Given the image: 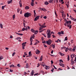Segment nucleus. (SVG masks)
Instances as JSON below:
<instances>
[{
    "label": "nucleus",
    "instance_id": "nucleus-14",
    "mask_svg": "<svg viewBox=\"0 0 76 76\" xmlns=\"http://www.w3.org/2000/svg\"><path fill=\"white\" fill-rule=\"evenodd\" d=\"M39 53H40V51L38 50H37L36 51V54H39Z\"/></svg>",
    "mask_w": 76,
    "mask_h": 76
},
{
    "label": "nucleus",
    "instance_id": "nucleus-41",
    "mask_svg": "<svg viewBox=\"0 0 76 76\" xmlns=\"http://www.w3.org/2000/svg\"><path fill=\"white\" fill-rule=\"evenodd\" d=\"M31 52L30 51L28 52V55L31 56Z\"/></svg>",
    "mask_w": 76,
    "mask_h": 76
},
{
    "label": "nucleus",
    "instance_id": "nucleus-17",
    "mask_svg": "<svg viewBox=\"0 0 76 76\" xmlns=\"http://www.w3.org/2000/svg\"><path fill=\"white\" fill-rule=\"evenodd\" d=\"M46 66V69L48 70V69H49L50 68V67L49 66Z\"/></svg>",
    "mask_w": 76,
    "mask_h": 76
},
{
    "label": "nucleus",
    "instance_id": "nucleus-61",
    "mask_svg": "<svg viewBox=\"0 0 76 76\" xmlns=\"http://www.w3.org/2000/svg\"><path fill=\"white\" fill-rule=\"evenodd\" d=\"M24 54H25V56H27V53H26V52H25Z\"/></svg>",
    "mask_w": 76,
    "mask_h": 76
},
{
    "label": "nucleus",
    "instance_id": "nucleus-57",
    "mask_svg": "<svg viewBox=\"0 0 76 76\" xmlns=\"http://www.w3.org/2000/svg\"><path fill=\"white\" fill-rule=\"evenodd\" d=\"M44 71H43L42 70H40V72L41 73H44Z\"/></svg>",
    "mask_w": 76,
    "mask_h": 76
},
{
    "label": "nucleus",
    "instance_id": "nucleus-55",
    "mask_svg": "<svg viewBox=\"0 0 76 76\" xmlns=\"http://www.w3.org/2000/svg\"><path fill=\"white\" fill-rule=\"evenodd\" d=\"M60 62H61L62 63H63V61L62 60V59L60 60Z\"/></svg>",
    "mask_w": 76,
    "mask_h": 76
},
{
    "label": "nucleus",
    "instance_id": "nucleus-42",
    "mask_svg": "<svg viewBox=\"0 0 76 76\" xmlns=\"http://www.w3.org/2000/svg\"><path fill=\"white\" fill-rule=\"evenodd\" d=\"M66 49H68V50H71V48H66Z\"/></svg>",
    "mask_w": 76,
    "mask_h": 76
},
{
    "label": "nucleus",
    "instance_id": "nucleus-59",
    "mask_svg": "<svg viewBox=\"0 0 76 76\" xmlns=\"http://www.w3.org/2000/svg\"><path fill=\"white\" fill-rule=\"evenodd\" d=\"M20 7H22V4L20 3Z\"/></svg>",
    "mask_w": 76,
    "mask_h": 76
},
{
    "label": "nucleus",
    "instance_id": "nucleus-50",
    "mask_svg": "<svg viewBox=\"0 0 76 76\" xmlns=\"http://www.w3.org/2000/svg\"><path fill=\"white\" fill-rule=\"evenodd\" d=\"M53 67H54V68H55V69H56V70L57 69V68L54 65H53Z\"/></svg>",
    "mask_w": 76,
    "mask_h": 76
},
{
    "label": "nucleus",
    "instance_id": "nucleus-29",
    "mask_svg": "<svg viewBox=\"0 0 76 76\" xmlns=\"http://www.w3.org/2000/svg\"><path fill=\"white\" fill-rule=\"evenodd\" d=\"M6 5L5 6H2V10H3L4 9V8L5 7Z\"/></svg>",
    "mask_w": 76,
    "mask_h": 76
},
{
    "label": "nucleus",
    "instance_id": "nucleus-20",
    "mask_svg": "<svg viewBox=\"0 0 76 76\" xmlns=\"http://www.w3.org/2000/svg\"><path fill=\"white\" fill-rule=\"evenodd\" d=\"M53 0H49L48 2L50 3H52L53 2Z\"/></svg>",
    "mask_w": 76,
    "mask_h": 76
},
{
    "label": "nucleus",
    "instance_id": "nucleus-40",
    "mask_svg": "<svg viewBox=\"0 0 76 76\" xmlns=\"http://www.w3.org/2000/svg\"><path fill=\"white\" fill-rule=\"evenodd\" d=\"M3 58L2 56H0V60H2Z\"/></svg>",
    "mask_w": 76,
    "mask_h": 76
},
{
    "label": "nucleus",
    "instance_id": "nucleus-4",
    "mask_svg": "<svg viewBox=\"0 0 76 76\" xmlns=\"http://www.w3.org/2000/svg\"><path fill=\"white\" fill-rule=\"evenodd\" d=\"M43 28L42 27H40V28H39V32L40 33H41V32H42L44 30H45V29H43V30H41Z\"/></svg>",
    "mask_w": 76,
    "mask_h": 76
},
{
    "label": "nucleus",
    "instance_id": "nucleus-22",
    "mask_svg": "<svg viewBox=\"0 0 76 76\" xmlns=\"http://www.w3.org/2000/svg\"><path fill=\"white\" fill-rule=\"evenodd\" d=\"M42 60V56H41L40 58L39 59V61H41Z\"/></svg>",
    "mask_w": 76,
    "mask_h": 76
},
{
    "label": "nucleus",
    "instance_id": "nucleus-36",
    "mask_svg": "<svg viewBox=\"0 0 76 76\" xmlns=\"http://www.w3.org/2000/svg\"><path fill=\"white\" fill-rule=\"evenodd\" d=\"M0 27H1V28L2 29V28H3L2 24H0Z\"/></svg>",
    "mask_w": 76,
    "mask_h": 76
},
{
    "label": "nucleus",
    "instance_id": "nucleus-16",
    "mask_svg": "<svg viewBox=\"0 0 76 76\" xmlns=\"http://www.w3.org/2000/svg\"><path fill=\"white\" fill-rule=\"evenodd\" d=\"M15 33H16V34H18V35H20V36H22V35H23V34H22L18 33L16 32Z\"/></svg>",
    "mask_w": 76,
    "mask_h": 76
},
{
    "label": "nucleus",
    "instance_id": "nucleus-23",
    "mask_svg": "<svg viewBox=\"0 0 76 76\" xmlns=\"http://www.w3.org/2000/svg\"><path fill=\"white\" fill-rule=\"evenodd\" d=\"M66 6H67V8H69V1L68 2H67L66 3Z\"/></svg>",
    "mask_w": 76,
    "mask_h": 76
},
{
    "label": "nucleus",
    "instance_id": "nucleus-3",
    "mask_svg": "<svg viewBox=\"0 0 76 76\" xmlns=\"http://www.w3.org/2000/svg\"><path fill=\"white\" fill-rule=\"evenodd\" d=\"M65 21H66V23H66L67 24H71V21H69V20L67 21V20L66 19H65Z\"/></svg>",
    "mask_w": 76,
    "mask_h": 76
},
{
    "label": "nucleus",
    "instance_id": "nucleus-11",
    "mask_svg": "<svg viewBox=\"0 0 76 76\" xmlns=\"http://www.w3.org/2000/svg\"><path fill=\"white\" fill-rule=\"evenodd\" d=\"M66 26H68V27H69V29H70L72 27L71 26H72L70 24H68V25H67Z\"/></svg>",
    "mask_w": 76,
    "mask_h": 76
},
{
    "label": "nucleus",
    "instance_id": "nucleus-33",
    "mask_svg": "<svg viewBox=\"0 0 76 76\" xmlns=\"http://www.w3.org/2000/svg\"><path fill=\"white\" fill-rule=\"evenodd\" d=\"M31 31L32 32L34 33L35 32V30H34V29H31Z\"/></svg>",
    "mask_w": 76,
    "mask_h": 76
},
{
    "label": "nucleus",
    "instance_id": "nucleus-6",
    "mask_svg": "<svg viewBox=\"0 0 76 76\" xmlns=\"http://www.w3.org/2000/svg\"><path fill=\"white\" fill-rule=\"evenodd\" d=\"M48 45H50L51 44V40L49 39L48 41H46Z\"/></svg>",
    "mask_w": 76,
    "mask_h": 76
},
{
    "label": "nucleus",
    "instance_id": "nucleus-27",
    "mask_svg": "<svg viewBox=\"0 0 76 76\" xmlns=\"http://www.w3.org/2000/svg\"><path fill=\"white\" fill-rule=\"evenodd\" d=\"M61 15L63 18H65V17H66V15L64 14H62Z\"/></svg>",
    "mask_w": 76,
    "mask_h": 76
},
{
    "label": "nucleus",
    "instance_id": "nucleus-37",
    "mask_svg": "<svg viewBox=\"0 0 76 76\" xmlns=\"http://www.w3.org/2000/svg\"><path fill=\"white\" fill-rule=\"evenodd\" d=\"M10 67H12L13 68L15 66H14V65L12 64V65H10Z\"/></svg>",
    "mask_w": 76,
    "mask_h": 76
},
{
    "label": "nucleus",
    "instance_id": "nucleus-28",
    "mask_svg": "<svg viewBox=\"0 0 76 76\" xmlns=\"http://www.w3.org/2000/svg\"><path fill=\"white\" fill-rule=\"evenodd\" d=\"M31 5L32 6H34V2H31Z\"/></svg>",
    "mask_w": 76,
    "mask_h": 76
},
{
    "label": "nucleus",
    "instance_id": "nucleus-38",
    "mask_svg": "<svg viewBox=\"0 0 76 76\" xmlns=\"http://www.w3.org/2000/svg\"><path fill=\"white\" fill-rule=\"evenodd\" d=\"M34 16H35L36 15V13L35 12V10H34Z\"/></svg>",
    "mask_w": 76,
    "mask_h": 76
},
{
    "label": "nucleus",
    "instance_id": "nucleus-30",
    "mask_svg": "<svg viewBox=\"0 0 76 76\" xmlns=\"http://www.w3.org/2000/svg\"><path fill=\"white\" fill-rule=\"evenodd\" d=\"M76 48V46H75V47H74V48H73L72 50H73V51L74 52L75 51V49Z\"/></svg>",
    "mask_w": 76,
    "mask_h": 76
},
{
    "label": "nucleus",
    "instance_id": "nucleus-7",
    "mask_svg": "<svg viewBox=\"0 0 76 76\" xmlns=\"http://www.w3.org/2000/svg\"><path fill=\"white\" fill-rule=\"evenodd\" d=\"M39 16H38L36 17L34 19V21H36L39 19Z\"/></svg>",
    "mask_w": 76,
    "mask_h": 76
},
{
    "label": "nucleus",
    "instance_id": "nucleus-46",
    "mask_svg": "<svg viewBox=\"0 0 76 76\" xmlns=\"http://www.w3.org/2000/svg\"><path fill=\"white\" fill-rule=\"evenodd\" d=\"M42 35L44 36V37H46V36L45 34H42Z\"/></svg>",
    "mask_w": 76,
    "mask_h": 76
},
{
    "label": "nucleus",
    "instance_id": "nucleus-13",
    "mask_svg": "<svg viewBox=\"0 0 76 76\" xmlns=\"http://www.w3.org/2000/svg\"><path fill=\"white\" fill-rule=\"evenodd\" d=\"M41 10H42L44 12L46 11V9H45V8H40Z\"/></svg>",
    "mask_w": 76,
    "mask_h": 76
},
{
    "label": "nucleus",
    "instance_id": "nucleus-52",
    "mask_svg": "<svg viewBox=\"0 0 76 76\" xmlns=\"http://www.w3.org/2000/svg\"><path fill=\"white\" fill-rule=\"evenodd\" d=\"M17 66H18V67H20V64H18V65H17Z\"/></svg>",
    "mask_w": 76,
    "mask_h": 76
},
{
    "label": "nucleus",
    "instance_id": "nucleus-31",
    "mask_svg": "<svg viewBox=\"0 0 76 76\" xmlns=\"http://www.w3.org/2000/svg\"><path fill=\"white\" fill-rule=\"evenodd\" d=\"M60 54L61 56H63L64 55H65V54L62 53L61 52H60Z\"/></svg>",
    "mask_w": 76,
    "mask_h": 76
},
{
    "label": "nucleus",
    "instance_id": "nucleus-19",
    "mask_svg": "<svg viewBox=\"0 0 76 76\" xmlns=\"http://www.w3.org/2000/svg\"><path fill=\"white\" fill-rule=\"evenodd\" d=\"M25 23H26V22L25 21H24V22H23V26L24 27L26 28V26H25L26 24Z\"/></svg>",
    "mask_w": 76,
    "mask_h": 76
},
{
    "label": "nucleus",
    "instance_id": "nucleus-35",
    "mask_svg": "<svg viewBox=\"0 0 76 76\" xmlns=\"http://www.w3.org/2000/svg\"><path fill=\"white\" fill-rule=\"evenodd\" d=\"M25 8L27 10H28L29 9V7L27 6V7H25Z\"/></svg>",
    "mask_w": 76,
    "mask_h": 76
},
{
    "label": "nucleus",
    "instance_id": "nucleus-56",
    "mask_svg": "<svg viewBox=\"0 0 76 76\" xmlns=\"http://www.w3.org/2000/svg\"><path fill=\"white\" fill-rule=\"evenodd\" d=\"M34 37H35V36H34V34L32 37V38L34 39Z\"/></svg>",
    "mask_w": 76,
    "mask_h": 76
},
{
    "label": "nucleus",
    "instance_id": "nucleus-9",
    "mask_svg": "<svg viewBox=\"0 0 76 76\" xmlns=\"http://www.w3.org/2000/svg\"><path fill=\"white\" fill-rule=\"evenodd\" d=\"M59 65H60V66H61L63 67H64V64H63L62 63L60 62V64Z\"/></svg>",
    "mask_w": 76,
    "mask_h": 76
},
{
    "label": "nucleus",
    "instance_id": "nucleus-51",
    "mask_svg": "<svg viewBox=\"0 0 76 76\" xmlns=\"http://www.w3.org/2000/svg\"><path fill=\"white\" fill-rule=\"evenodd\" d=\"M42 43H43V44H46L47 43V42L45 41H44V42H42Z\"/></svg>",
    "mask_w": 76,
    "mask_h": 76
},
{
    "label": "nucleus",
    "instance_id": "nucleus-58",
    "mask_svg": "<svg viewBox=\"0 0 76 76\" xmlns=\"http://www.w3.org/2000/svg\"><path fill=\"white\" fill-rule=\"evenodd\" d=\"M44 47L45 48L47 47V46H46V45L44 44Z\"/></svg>",
    "mask_w": 76,
    "mask_h": 76
},
{
    "label": "nucleus",
    "instance_id": "nucleus-53",
    "mask_svg": "<svg viewBox=\"0 0 76 76\" xmlns=\"http://www.w3.org/2000/svg\"><path fill=\"white\" fill-rule=\"evenodd\" d=\"M13 19H14L15 18V15H13Z\"/></svg>",
    "mask_w": 76,
    "mask_h": 76
},
{
    "label": "nucleus",
    "instance_id": "nucleus-10",
    "mask_svg": "<svg viewBox=\"0 0 76 76\" xmlns=\"http://www.w3.org/2000/svg\"><path fill=\"white\" fill-rule=\"evenodd\" d=\"M12 2V0H11L10 1H7L8 4H10L12 3L11 2Z\"/></svg>",
    "mask_w": 76,
    "mask_h": 76
},
{
    "label": "nucleus",
    "instance_id": "nucleus-5",
    "mask_svg": "<svg viewBox=\"0 0 76 76\" xmlns=\"http://www.w3.org/2000/svg\"><path fill=\"white\" fill-rule=\"evenodd\" d=\"M45 23H44L43 24L41 25V27L42 28H45L46 27V26H45Z\"/></svg>",
    "mask_w": 76,
    "mask_h": 76
},
{
    "label": "nucleus",
    "instance_id": "nucleus-34",
    "mask_svg": "<svg viewBox=\"0 0 76 76\" xmlns=\"http://www.w3.org/2000/svg\"><path fill=\"white\" fill-rule=\"evenodd\" d=\"M15 54V52H14L12 54V56H14Z\"/></svg>",
    "mask_w": 76,
    "mask_h": 76
},
{
    "label": "nucleus",
    "instance_id": "nucleus-18",
    "mask_svg": "<svg viewBox=\"0 0 76 76\" xmlns=\"http://www.w3.org/2000/svg\"><path fill=\"white\" fill-rule=\"evenodd\" d=\"M70 56L71 57V58H73L75 57V56H74V55L73 54L71 55H70Z\"/></svg>",
    "mask_w": 76,
    "mask_h": 76
},
{
    "label": "nucleus",
    "instance_id": "nucleus-39",
    "mask_svg": "<svg viewBox=\"0 0 76 76\" xmlns=\"http://www.w3.org/2000/svg\"><path fill=\"white\" fill-rule=\"evenodd\" d=\"M60 33H61V34H64V31H61V32H60Z\"/></svg>",
    "mask_w": 76,
    "mask_h": 76
},
{
    "label": "nucleus",
    "instance_id": "nucleus-1",
    "mask_svg": "<svg viewBox=\"0 0 76 76\" xmlns=\"http://www.w3.org/2000/svg\"><path fill=\"white\" fill-rule=\"evenodd\" d=\"M31 14L29 12L25 13L24 14V16L26 18H28L29 17H30Z\"/></svg>",
    "mask_w": 76,
    "mask_h": 76
},
{
    "label": "nucleus",
    "instance_id": "nucleus-62",
    "mask_svg": "<svg viewBox=\"0 0 76 76\" xmlns=\"http://www.w3.org/2000/svg\"><path fill=\"white\" fill-rule=\"evenodd\" d=\"M51 64H53V61H51Z\"/></svg>",
    "mask_w": 76,
    "mask_h": 76
},
{
    "label": "nucleus",
    "instance_id": "nucleus-2",
    "mask_svg": "<svg viewBox=\"0 0 76 76\" xmlns=\"http://www.w3.org/2000/svg\"><path fill=\"white\" fill-rule=\"evenodd\" d=\"M26 43H27L26 42H25L22 43V47L23 48V50L25 49V48L24 47H25L26 44Z\"/></svg>",
    "mask_w": 76,
    "mask_h": 76
},
{
    "label": "nucleus",
    "instance_id": "nucleus-8",
    "mask_svg": "<svg viewBox=\"0 0 76 76\" xmlns=\"http://www.w3.org/2000/svg\"><path fill=\"white\" fill-rule=\"evenodd\" d=\"M47 34H48L47 35L48 38H51V34L50 33H47Z\"/></svg>",
    "mask_w": 76,
    "mask_h": 76
},
{
    "label": "nucleus",
    "instance_id": "nucleus-48",
    "mask_svg": "<svg viewBox=\"0 0 76 76\" xmlns=\"http://www.w3.org/2000/svg\"><path fill=\"white\" fill-rule=\"evenodd\" d=\"M71 61L72 62H74L73 61V58H72L71 59Z\"/></svg>",
    "mask_w": 76,
    "mask_h": 76
},
{
    "label": "nucleus",
    "instance_id": "nucleus-44",
    "mask_svg": "<svg viewBox=\"0 0 76 76\" xmlns=\"http://www.w3.org/2000/svg\"><path fill=\"white\" fill-rule=\"evenodd\" d=\"M53 71H54V69L53 68V69H51V72H52L53 73Z\"/></svg>",
    "mask_w": 76,
    "mask_h": 76
},
{
    "label": "nucleus",
    "instance_id": "nucleus-60",
    "mask_svg": "<svg viewBox=\"0 0 76 76\" xmlns=\"http://www.w3.org/2000/svg\"><path fill=\"white\" fill-rule=\"evenodd\" d=\"M52 36H53V38H55V37H56L55 36V35H53Z\"/></svg>",
    "mask_w": 76,
    "mask_h": 76
},
{
    "label": "nucleus",
    "instance_id": "nucleus-54",
    "mask_svg": "<svg viewBox=\"0 0 76 76\" xmlns=\"http://www.w3.org/2000/svg\"><path fill=\"white\" fill-rule=\"evenodd\" d=\"M46 18H47V17H46V16H45L44 17H43V18H44L45 19H46Z\"/></svg>",
    "mask_w": 76,
    "mask_h": 76
},
{
    "label": "nucleus",
    "instance_id": "nucleus-25",
    "mask_svg": "<svg viewBox=\"0 0 76 76\" xmlns=\"http://www.w3.org/2000/svg\"><path fill=\"white\" fill-rule=\"evenodd\" d=\"M51 47H52V48H53L54 49L55 48V45H54L53 44L51 45Z\"/></svg>",
    "mask_w": 76,
    "mask_h": 76
},
{
    "label": "nucleus",
    "instance_id": "nucleus-43",
    "mask_svg": "<svg viewBox=\"0 0 76 76\" xmlns=\"http://www.w3.org/2000/svg\"><path fill=\"white\" fill-rule=\"evenodd\" d=\"M60 12H61V13H62V14H64V12L63 11H60Z\"/></svg>",
    "mask_w": 76,
    "mask_h": 76
},
{
    "label": "nucleus",
    "instance_id": "nucleus-49",
    "mask_svg": "<svg viewBox=\"0 0 76 76\" xmlns=\"http://www.w3.org/2000/svg\"><path fill=\"white\" fill-rule=\"evenodd\" d=\"M74 63V62H71V64L72 65H73V64Z\"/></svg>",
    "mask_w": 76,
    "mask_h": 76
},
{
    "label": "nucleus",
    "instance_id": "nucleus-12",
    "mask_svg": "<svg viewBox=\"0 0 76 76\" xmlns=\"http://www.w3.org/2000/svg\"><path fill=\"white\" fill-rule=\"evenodd\" d=\"M48 32V33L47 34H50V32H51V31H50V30L48 29V31H46V33H47Z\"/></svg>",
    "mask_w": 76,
    "mask_h": 76
},
{
    "label": "nucleus",
    "instance_id": "nucleus-45",
    "mask_svg": "<svg viewBox=\"0 0 76 76\" xmlns=\"http://www.w3.org/2000/svg\"><path fill=\"white\" fill-rule=\"evenodd\" d=\"M65 40L66 41H67L68 40V39H67V37H66L65 38Z\"/></svg>",
    "mask_w": 76,
    "mask_h": 76
},
{
    "label": "nucleus",
    "instance_id": "nucleus-47",
    "mask_svg": "<svg viewBox=\"0 0 76 76\" xmlns=\"http://www.w3.org/2000/svg\"><path fill=\"white\" fill-rule=\"evenodd\" d=\"M26 28V29H30V27L29 26L28 27H27Z\"/></svg>",
    "mask_w": 76,
    "mask_h": 76
},
{
    "label": "nucleus",
    "instance_id": "nucleus-26",
    "mask_svg": "<svg viewBox=\"0 0 76 76\" xmlns=\"http://www.w3.org/2000/svg\"><path fill=\"white\" fill-rule=\"evenodd\" d=\"M28 65V63H27L26 64V68H29V66Z\"/></svg>",
    "mask_w": 76,
    "mask_h": 76
},
{
    "label": "nucleus",
    "instance_id": "nucleus-63",
    "mask_svg": "<svg viewBox=\"0 0 76 76\" xmlns=\"http://www.w3.org/2000/svg\"><path fill=\"white\" fill-rule=\"evenodd\" d=\"M63 48V49H67V48H66V47H64Z\"/></svg>",
    "mask_w": 76,
    "mask_h": 76
},
{
    "label": "nucleus",
    "instance_id": "nucleus-21",
    "mask_svg": "<svg viewBox=\"0 0 76 76\" xmlns=\"http://www.w3.org/2000/svg\"><path fill=\"white\" fill-rule=\"evenodd\" d=\"M25 30L26 31L27 29L26 28H23L22 29V30L21 31H23Z\"/></svg>",
    "mask_w": 76,
    "mask_h": 76
},
{
    "label": "nucleus",
    "instance_id": "nucleus-32",
    "mask_svg": "<svg viewBox=\"0 0 76 76\" xmlns=\"http://www.w3.org/2000/svg\"><path fill=\"white\" fill-rule=\"evenodd\" d=\"M30 41H31V42H32L33 41V39H32V37L30 38Z\"/></svg>",
    "mask_w": 76,
    "mask_h": 76
},
{
    "label": "nucleus",
    "instance_id": "nucleus-24",
    "mask_svg": "<svg viewBox=\"0 0 76 76\" xmlns=\"http://www.w3.org/2000/svg\"><path fill=\"white\" fill-rule=\"evenodd\" d=\"M34 70H32V72H31V75L32 76L34 74Z\"/></svg>",
    "mask_w": 76,
    "mask_h": 76
},
{
    "label": "nucleus",
    "instance_id": "nucleus-64",
    "mask_svg": "<svg viewBox=\"0 0 76 76\" xmlns=\"http://www.w3.org/2000/svg\"><path fill=\"white\" fill-rule=\"evenodd\" d=\"M58 35H60L61 34V33H60V32H58Z\"/></svg>",
    "mask_w": 76,
    "mask_h": 76
},
{
    "label": "nucleus",
    "instance_id": "nucleus-15",
    "mask_svg": "<svg viewBox=\"0 0 76 76\" xmlns=\"http://www.w3.org/2000/svg\"><path fill=\"white\" fill-rule=\"evenodd\" d=\"M49 4V3L47 1H46L44 3V4L46 5H47L48 4Z\"/></svg>",
    "mask_w": 76,
    "mask_h": 76
}]
</instances>
